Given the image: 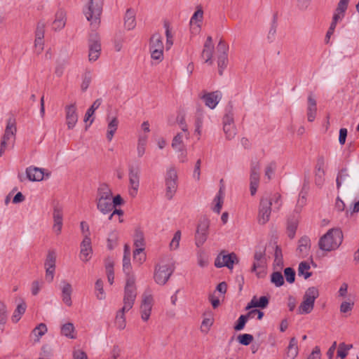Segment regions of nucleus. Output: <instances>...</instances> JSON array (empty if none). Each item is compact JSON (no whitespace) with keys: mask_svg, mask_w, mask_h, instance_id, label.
I'll return each mask as SVG.
<instances>
[{"mask_svg":"<svg viewBox=\"0 0 359 359\" xmlns=\"http://www.w3.org/2000/svg\"><path fill=\"white\" fill-rule=\"evenodd\" d=\"M118 126V121L116 117H113L109 121L107 126V138L109 141H111L116 133Z\"/></svg>","mask_w":359,"mask_h":359,"instance_id":"obj_33","label":"nucleus"},{"mask_svg":"<svg viewBox=\"0 0 359 359\" xmlns=\"http://www.w3.org/2000/svg\"><path fill=\"white\" fill-rule=\"evenodd\" d=\"M66 124L69 130L73 129L78 121L76 104L67 105L65 108Z\"/></svg>","mask_w":359,"mask_h":359,"instance_id":"obj_15","label":"nucleus"},{"mask_svg":"<svg viewBox=\"0 0 359 359\" xmlns=\"http://www.w3.org/2000/svg\"><path fill=\"white\" fill-rule=\"evenodd\" d=\"M95 288L96 297L100 300L104 299L106 294L103 288V281L101 279L97 280L95 282Z\"/></svg>","mask_w":359,"mask_h":359,"instance_id":"obj_46","label":"nucleus"},{"mask_svg":"<svg viewBox=\"0 0 359 359\" xmlns=\"http://www.w3.org/2000/svg\"><path fill=\"white\" fill-rule=\"evenodd\" d=\"M198 264L201 268L208 266L209 264L208 257L205 255L204 252H199L197 255Z\"/></svg>","mask_w":359,"mask_h":359,"instance_id":"obj_54","label":"nucleus"},{"mask_svg":"<svg viewBox=\"0 0 359 359\" xmlns=\"http://www.w3.org/2000/svg\"><path fill=\"white\" fill-rule=\"evenodd\" d=\"M137 297V291H135L133 279L129 280L124 288L123 306L117 312L116 316V325L119 330L126 327L125 313L130 311L135 303Z\"/></svg>","mask_w":359,"mask_h":359,"instance_id":"obj_1","label":"nucleus"},{"mask_svg":"<svg viewBox=\"0 0 359 359\" xmlns=\"http://www.w3.org/2000/svg\"><path fill=\"white\" fill-rule=\"evenodd\" d=\"M224 192L222 188L219 189L217 194L216 195L214 201L216 203L215 207L213 208V211L219 213L223 204V198H224Z\"/></svg>","mask_w":359,"mask_h":359,"instance_id":"obj_43","label":"nucleus"},{"mask_svg":"<svg viewBox=\"0 0 359 359\" xmlns=\"http://www.w3.org/2000/svg\"><path fill=\"white\" fill-rule=\"evenodd\" d=\"M273 203V210H279L282 206L281 196L279 194H274L272 198L262 197L260 199L257 215V222L259 224L264 225L269 221Z\"/></svg>","mask_w":359,"mask_h":359,"instance_id":"obj_2","label":"nucleus"},{"mask_svg":"<svg viewBox=\"0 0 359 359\" xmlns=\"http://www.w3.org/2000/svg\"><path fill=\"white\" fill-rule=\"evenodd\" d=\"M349 0H340L334 11L333 16H338L341 20L344 17V13L348 8Z\"/></svg>","mask_w":359,"mask_h":359,"instance_id":"obj_37","label":"nucleus"},{"mask_svg":"<svg viewBox=\"0 0 359 359\" xmlns=\"http://www.w3.org/2000/svg\"><path fill=\"white\" fill-rule=\"evenodd\" d=\"M180 239H181V231H177L175 233L171 242L170 243V248L171 250H176L179 248Z\"/></svg>","mask_w":359,"mask_h":359,"instance_id":"obj_56","label":"nucleus"},{"mask_svg":"<svg viewBox=\"0 0 359 359\" xmlns=\"http://www.w3.org/2000/svg\"><path fill=\"white\" fill-rule=\"evenodd\" d=\"M310 268V264L308 262H300L298 267V276H302L304 279H308L312 275L311 272L309 271Z\"/></svg>","mask_w":359,"mask_h":359,"instance_id":"obj_38","label":"nucleus"},{"mask_svg":"<svg viewBox=\"0 0 359 359\" xmlns=\"http://www.w3.org/2000/svg\"><path fill=\"white\" fill-rule=\"evenodd\" d=\"M45 32V23L42 21L38 22L36 32H35V38L43 39L44 37Z\"/></svg>","mask_w":359,"mask_h":359,"instance_id":"obj_60","label":"nucleus"},{"mask_svg":"<svg viewBox=\"0 0 359 359\" xmlns=\"http://www.w3.org/2000/svg\"><path fill=\"white\" fill-rule=\"evenodd\" d=\"M321 353L319 346H315L312 352L307 357L306 359H320Z\"/></svg>","mask_w":359,"mask_h":359,"instance_id":"obj_64","label":"nucleus"},{"mask_svg":"<svg viewBox=\"0 0 359 359\" xmlns=\"http://www.w3.org/2000/svg\"><path fill=\"white\" fill-rule=\"evenodd\" d=\"M153 305V297L151 294H144L140 306L141 318L147 321L150 317Z\"/></svg>","mask_w":359,"mask_h":359,"instance_id":"obj_16","label":"nucleus"},{"mask_svg":"<svg viewBox=\"0 0 359 359\" xmlns=\"http://www.w3.org/2000/svg\"><path fill=\"white\" fill-rule=\"evenodd\" d=\"M102 102V100L101 98H97L94 101L93 104L90 106L89 109L86 112L85 116H84V121L87 122L90 120V118L93 116V115L95 113V111L99 108V107L101 105Z\"/></svg>","mask_w":359,"mask_h":359,"instance_id":"obj_39","label":"nucleus"},{"mask_svg":"<svg viewBox=\"0 0 359 359\" xmlns=\"http://www.w3.org/2000/svg\"><path fill=\"white\" fill-rule=\"evenodd\" d=\"M343 241L342 231L337 228L329 229L319 240L318 245L323 251H332L337 249Z\"/></svg>","mask_w":359,"mask_h":359,"instance_id":"obj_5","label":"nucleus"},{"mask_svg":"<svg viewBox=\"0 0 359 359\" xmlns=\"http://www.w3.org/2000/svg\"><path fill=\"white\" fill-rule=\"evenodd\" d=\"M63 285L62 287V299L63 302L68 306H72V301L71 295L72 293V287L71 284L66 281L62 282Z\"/></svg>","mask_w":359,"mask_h":359,"instance_id":"obj_28","label":"nucleus"},{"mask_svg":"<svg viewBox=\"0 0 359 359\" xmlns=\"http://www.w3.org/2000/svg\"><path fill=\"white\" fill-rule=\"evenodd\" d=\"M177 173L175 167H170L166 171L165 177V197L171 200L177 189Z\"/></svg>","mask_w":359,"mask_h":359,"instance_id":"obj_7","label":"nucleus"},{"mask_svg":"<svg viewBox=\"0 0 359 359\" xmlns=\"http://www.w3.org/2000/svg\"><path fill=\"white\" fill-rule=\"evenodd\" d=\"M213 323V320L212 318H205L203 320L201 326V330L203 332L207 333L210 327L212 326Z\"/></svg>","mask_w":359,"mask_h":359,"instance_id":"obj_63","label":"nucleus"},{"mask_svg":"<svg viewBox=\"0 0 359 359\" xmlns=\"http://www.w3.org/2000/svg\"><path fill=\"white\" fill-rule=\"evenodd\" d=\"M118 233L116 231L111 232L107 238V248L109 250H113L118 242Z\"/></svg>","mask_w":359,"mask_h":359,"instance_id":"obj_50","label":"nucleus"},{"mask_svg":"<svg viewBox=\"0 0 359 359\" xmlns=\"http://www.w3.org/2000/svg\"><path fill=\"white\" fill-rule=\"evenodd\" d=\"M26 175L30 181H41L44 177L43 169L30 166L26 169Z\"/></svg>","mask_w":359,"mask_h":359,"instance_id":"obj_24","label":"nucleus"},{"mask_svg":"<svg viewBox=\"0 0 359 359\" xmlns=\"http://www.w3.org/2000/svg\"><path fill=\"white\" fill-rule=\"evenodd\" d=\"M311 241L309 237L304 236L299 240L298 250L302 254H306L310 247Z\"/></svg>","mask_w":359,"mask_h":359,"instance_id":"obj_44","label":"nucleus"},{"mask_svg":"<svg viewBox=\"0 0 359 359\" xmlns=\"http://www.w3.org/2000/svg\"><path fill=\"white\" fill-rule=\"evenodd\" d=\"M318 289L316 287H310L306 290L304 297L315 304V300L318 297Z\"/></svg>","mask_w":359,"mask_h":359,"instance_id":"obj_41","label":"nucleus"},{"mask_svg":"<svg viewBox=\"0 0 359 359\" xmlns=\"http://www.w3.org/2000/svg\"><path fill=\"white\" fill-rule=\"evenodd\" d=\"M74 326L71 323L64 324L61 327V334L69 339H75L76 336L74 334Z\"/></svg>","mask_w":359,"mask_h":359,"instance_id":"obj_40","label":"nucleus"},{"mask_svg":"<svg viewBox=\"0 0 359 359\" xmlns=\"http://www.w3.org/2000/svg\"><path fill=\"white\" fill-rule=\"evenodd\" d=\"M66 24V12L59 8L55 15V20L53 22V29L55 31L60 30L65 26Z\"/></svg>","mask_w":359,"mask_h":359,"instance_id":"obj_23","label":"nucleus"},{"mask_svg":"<svg viewBox=\"0 0 359 359\" xmlns=\"http://www.w3.org/2000/svg\"><path fill=\"white\" fill-rule=\"evenodd\" d=\"M112 191L107 184H101L97 191L95 198L97 210L103 215L110 213L114 205L111 203Z\"/></svg>","mask_w":359,"mask_h":359,"instance_id":"obj_4","label":"nucleus"},{"mask_svg":"<svg viewBox=\"0 0 359 359\" xmlns=\"http://www.w3.org/2000/svg\"><path fill=\"white\" fill-rule=\"evenodd\" d=\"M298 353L297 340L295 337H292L287 348L285 359H294L297 356Z\"/></svg>","mask_w":359,"mask_h":359,"instance_id":"obj_27","label":"nucleus"},{"mask_svg":"<svg viewBox=\"0 0 359 359\" xmlns=\"http://www.w3.org/2000/svg\"><path fill=\"white\" fill-rule=\"evenodd\" d=\"M237 263H238V258L234 252L226 255L224 251L221 252L215 260V266L217 268L226 266L232 269L234 264Z\"/></svg>","mask_w":359,"mask_h":359,"instance_id":"obj_9","label":"nucleus"},{"mask_svg":"<svg viewBox=\"0 0 359 359\" xmlns=\"http://www.w3.org/2000/svg\"><path fill=\"white\" fill-rule=\"evenodd\" d=\"M129 194L132 197H135L140 186V169L133 165H129Z\"/></svg>","mask_w":359,"mask_h":359,"instance_id":"obj_13","label":"nucleus"},{"mask_svg":"<svg viewBox=\"0 0 359 359\" xmlns=\"http://www.w3.org/2000/svg\"><path fill=\"white\" fill-rule=\"evenodd\" d=\"M224 124H233V113L232 105H229L226 108V113L223 117V125Z\"/></svg>","mask_w":359,"mask_h":359,"instance_id":"obj_48","label":"nucleus"},{"mask_svg":"<svg viewBox=\"0 0 359 359\" xmlns=\"http://www.w3.org/2000/svg\"><path fill=\"white\" fill-rule=\"evenodd\" d=\"M269 302V298L266 296L261 297L258 300L254 297L246 306V309H250L252 307L264 309L268 306Z\"/></svg>","mask_w":359,"mask_h":359,"instance_id":"obj_30","label":"nucleus"},{"mask_svg":"<svg viewBox=\"0 0 359 359\" xmlns=\"http://www.w3.org/2000/svg\"><path fill=\"white\" fill-rule=\"evenodd\" d=\"M163 50V43L162 37L158 33L154 34L149 41V50Z\"/></svg>","mask_w":359,"mask_h":359,"instance_id":"obj_31","label":"nucleus"},{"mask_svg":"<svg viewBox=\"0 0 359 359\" xmlns=\"http://www.w3.org/2000/svg\"><path fill=\"white\" fill-rule=\"evenodd\" d=\"M253 340V336L250 334H243L238 337V342L244 346L249 345Z\"/></svg>","mask_w":359,"mask_h":359,"instance_id":"obj_57","label":"nucleus"},{"mask_svg":"<svg viewBox=\"0 0 359 359\" xmlns=\"http://www.w3.org/2000/svg\"><path fill=\"white\" fill-rule=\"evenodd\" d=\"M53 218L54 222L53 226V231L57 234H60L62 227L63 212L62 208L59 204L54 205Z\"/></svg>","mask_w":359,"mask_h":359,"instance_id":"obj_17","label":"nucleus"},{"mask_svg":"<svg viewBox=\"0 0 359 359\" xmlns=\"http://www.w3.org/2000/svg\"><path fill=\"white\" fill-rule=\"evenodd\" d=\"M123 270L126 275V282L127 284L129 280L133 279V285L135 288V291H137L136 285H135V277L133 273H131V264H130V257H127L126 256H123Z\"/></svg>","mask_w":359,"mask_h":359,"instance_id":"obj_26","label":"nucleus"},{"mask_svg":"<svg viewBox=\"0 0 359 359\" xmlns=\"http://www.w3.org/2000/svg\"><path fill=\"white\" fill-rule=\"evenodd\" d=\"M26 309L27 304L25 301L22 300V302L18 304L11 318L13 323H18L20 320L22 316L25 313Z\"/></svg>","mask_w":359,"mask_h":359,"instance_id":"obj_32","label":"nucleus"},{"mask_svg":"<svg viewBox=\"0 0 359 359\" xmlns=\"http://www.w3.org/2000/svg\"><path fill=\"white\" fill-rule=\"evenodd\" d=\"M228 50L229 46L221 39L217 47V65L219 74L222 76L223 71L226 69L228 64Z\"/></svg>","mask_w":359,"mask_h":359,"instance_id":"obj_8","label":"nucleus"},{"mask_svg":"<svg viewBox=\"0 0 359 359\" xmlns=\"http://www.w3.org/2000/svg\"><path fill=\"white\" fill-rule=\"evenodd\" d=\"M214 51V45L212 38L210 36L207 37L204 43L201 57L205 60V62L212 65L213 64L212 55Z\"/></svg>","mask_w":359,"mask_h":359,"instance_id":"obj_18","label":"nucleus"},{"mask_svg":"<svg viewBox=\"0 0 359 359\" xmlns=\"http://www.w3.org/2000/svg\"><path fill=\"white\" fill-rule=\"evenodd\" d=\"M271 282L276 287H280L284 284V278L283 274L279 271L272 273L271 275Z\"/></svg>","mask_w":359,"mask_h":359,"instance_id":"obj_49","label":"nucleus"},{"mask_svg":"<svg viewBox=\"0 0 359 359\" xmlns=\"http://www.w3.org/2000/svg\"><path fill=\"white\" fill-rule=\"evenodd\" d=\"M101 45L97 36H95V39H90L89 41V60L95 61L98 59L100 55Z\"/></svg>","mask_w":359,"mask_h":359,"instance_id":"obj_20","label":"nucleus"},{"mask_svg":"<svg viewBox=\"0 0 359 359\" xmlns=\"http://www.w3.org/2000/svg\"><path fill=\"white\" fill-rule=\"evenodd\" d=\"M106 271L108 282L110 285H112L114 280V266L112 263H108L106 264Z\"/></svg>","mask_w":359,"mask_h":359,"instance_id":"obj_59","label":"nucleus"},{"mask_svg":"<svg viewBox=\"0 0 359 359\" xmlns=\"http://www.w3.org/2000/svg\"><path fill=\"white\" fill-rule=\"evenodd\" d=\"M16 132V128L15 124L11 122L10 119L8 121L7 126L5 129L4 135L2 137L0 144V156H2L4 153L8 144H9L10 140H14L15 135Z\"/></svg>","mask_w":359,"mask_h":359,"instance_id":"obj_12","label":"nucleus"},{"mask_svg":"<svg viewBox=\"0 0 359 359\" xmlns=\"http://www.w3.org/2000/svg\"><path fill=\"white\" fill-rule=\"evenodd\" d=\"M249 318H250V316H249L248 313L246 315H241L238 318V319L236 322V324L234 326L235 330H236V331L242 330L244 328L245 325L247 323Z\"/></svg>","mask_w":359,"mask_h":359,"instance_id":"obj_53","label":"nucleus"},{"mask_svg":"<svg viewBox=\"0 0 359 359\" xmlns=\"http://www.w3.org/2000/svg\"><path fill=\"white\" fill-rule=\"evenodd\" d=\"M259 163L257 161L252 162L250 168V181L259 182Z\"/></svg>","mask_w":359,"mask_h":359,"instance_id":"obj_36","label":"nucleus"},{"mask_svg":"<svg viewBox=\"0 0 359 359\" xmlns=\"http://www.w3.org/2000/svg\"><path fill=\"white\" fill-rule=\"evenodd\" d=\"M134 245L135 250L133 251V259H137L138 255L144 250V239L143 233L140 230H136L134 238Z\"/></svg>","mask_w":359,"mask_h":359,"instance_id":"obj_21","label":"nucleus"},{"mask_svg":"<svg viewBox=\"0 0 359 359\" xmlns=\"http://www.w3.org/2000/svg\"><path fill=\"white\" fill-rule=\"evenodd\" d=\"M185 137L183 133H178L172 139L171 146L174 150H180L186 148L183 138Z\"/></svg>","mask_w":359,"mask_h":359,"instance_id":"obj_34","label":"nucleus"},{"mask_svg":"<svg viewBox=\"0 0 359 359\" xmlns=\"http://www.w3.org/2000/svg\"><path fill=\"white\" fill-rule=\"evenodd\" d=\"M136 13L134 9L128 8L124 15V27L128 30L133 29L136 26Z\"/></svg>","mask_w":359,"mask_h":359,"instance_id":"obj_25","label":"nucleus"},{"mask_svg":"<svg viewBox=\"0 0 359 359\" xmlns=\"http://www.w3.org/2000/svg\"><path fill=\"white\" fill-rule=\"evenodd\" d=\"M174 270L175 267L172 262L156 265L154 275L155 282L158 285H165L174 272Z\"/></svg>","mask_w":359,"mask_h":359,"instance_id":"obj_6","label":"nucleus"},{"mask_svg":"<svg viewBox=\"0 0 359 359\" xmlns=\"http://www.w3.org/2000/svg\"><path fill=\"white\" fill-rule=\"evenodd\" d=\"M47 327L46 324L44 323H40L39 325H37L33 330L32 334L34 335L36 339H34L35 341H39L40 338L43 336L47 332Z\"/></svg>","mask_w":359,"mask_h":359,"instance_id":"obj_42","label":"nucleus"},{"mask_svg":"<svg viewBox=\"0 0 359 359\" xmlns=\"http://www.w3.org/2000/svg\"><path fill=\"white\" fill-rule=\"evenodd\" d=\"M353 348L352 344H346L345 343H340L337 350V356L341 359H344L348 353V351Z\"/></svg>","mask_w":359,"mask_h":359,"instance_id":"obj_47","label":"nucleus"},{"mask_svg":"<svg viewBox=\"0 0 359 359\" xmlns=\"http://www.w3.org/2000/svg\"><path fill=\"white\" fill-rule=\"evenodd\" d=\"M210 222L207 218H203L197 226L195 241L197 247L202 246L206 241L208 235Z\"/></svg>","mask_w":359,"mask_h":359,"instance_id":"obj_10","label":"nucleus"},{"mask_svg":"<svg viewBox=\"0 0 359 359\" xmlns=\"http://www.w3.org/2000/svg\"><path fill=\"white\" fill-rule=\"evenodd\" d=\"M92 252L91 239L88 235H85L81 243L80 258L83 262H88L90 259Z\"/></svg>","mask_w":359,"mask_h":359,"instance_id":"obj_19","label":"nucleus"},{"mask_svg":"<svg viewBox=\"0 0 359 359\" xmlns=\"http://www.w3.org/2000/svg\"><path fill=\"white\" fill-rule=\"evenodd\" d=\"M325 175V172H316L315 184L319 188H321L324 184Z\"/></svg>","mask_w":359,"mask_h":359,"instance_id":"obj_62","label":"nucleus"},{"mask_svg":"<svg viewBox=\"0 0 359 359\" xmlns=\"http://www.w3.org/2000/svg\"><path fill=\"white\" fill-rule=\"evenodd\" d=\"M223 130L224 133L226 134V137L228 140H231L234 137L236 133L233 127V124L229 125L224 124L223 125Z\"/></svg>","mask_w":359,"mask_h":359,"instance_id":"obj_58","label":"nucleus"},{"mask_svg":"<svg viewBox=\"0 0 359 359\" xmlns=\"http://www.w3.org/2000/svg\"><path fill=\"white\" fill-rule=\"evenodd\" d=\"M255 262L252 264V271H256L258 268L264 267L266 262L265 249L260 248L257 250L254 255Z\"/></svg>","mask_w":359,"mask_h":359,"instance_id":"obj_22","label":"nucleus"},{"mask_svg":"<svg viewBox=\"0 0 359 359\" xmlns=\"http://www.w3.org/2000/svg\"><path fill=\"white\" fill-rule=\"evenodd\" d=\"M284 276L285 277L286 281L289 283H293L294 282L295 271L292 268H285L284 270Z\"/></svg>","mask_w":359,"mask_h":359,"instance_id":"obj_55","label":"nucleus"},{"mask_svg":"<svg viewBox=\"0 0 359 359\" xmlns=\"http://www.w3.org/2000/svg\"><path fill=\"white\" fill-rule=\"evenodd\" d=\"M277 168V164L275 161L270 162L265 168V177L270 180L273 176Z\"/></svg>","mask_w":359,"mask_h":359,"instance_id":"obj_52","label":"nucleus"},{"mask_svg":"<svg viewBox=\"0 0 359 359\" xmlns=\"http://www.w3.org/2000/svg\"><path fill=\"white\" fill-rule=\"evenodd\" d=\"M84 5L83 13L90 22L93 29H97L100 24V16L102 12V0H83Z\"/></svg>","mask_w":359,"mask_h":359,"instance_id":"obj_3","label":"nucleus"},{"mask_svg":"<svg viewBox=\"0 0 359 359\" xmlns=\"http://www.w3.org/2000/svg\"><path fill=\"white\" fill-rule=\"evenodd\" d=\"M203 10L201 8H198L196 10V11H195V13H194L192 17L191 18L190 24H192L194 22H201L202 20H203Z\"/></svg>","mask_w":359,"mask_h":359,"instance_id":"obj_61","label":"nucleus"},{"mask_svg":"<svg viewBox=\"0 0 359 359\" xmlns=\"http://www.w3.org/2000/svg\"><path fill=\"white\" fill-rule=\"evenodd\" d=\"M298 226V222L295 219H289L287 222V231L290 238H293L295 236Z\"/></svg>","mask_w":359,"mask_h":359,"instance_id":"obj_45","label":"nucleus"},{"mask_svg":"<svg viewBox=\"0 0 359 359\" xmlns=\"http://www.w3.org/2000/svg\"><path fill=\"white\" fill-rule=\"evenodd\" d=\"M56 254L53 250H49L44 263L46 268V280L51 283L54 278L55 271Z\"/></svg>","mask_w":359,"mask_h":359,"instance_id":"obj_11","label":"nucleus"},{"mask_svg":"<svg viewBox=\"0 0 359 359\" xmlns=\"http://www.w3.org/2000/svg\"><path fill=\"white\" fill-rule=\"evenodd\" d=\"M351 176L348 172L346 168L341 169L337 175L336 185L337 189L339 191L342 184L347 183L350 180Z\"/></svg>","mask_w":359,"mask_h":359,"instance_id":"obj_29","label":"nucleus"},{"mask_svg":"<svg viewBox=\"0 0 359 359\" xmlns=\"http://www.w3.org/2000/svg\"><path fill=\"white\" fill-rule=\"evenodd\" d=\"M92 80L90 72L86 71L83 75L82 83L81 85V89L83 92H85L90 86Z\"/></svg>","mask_w":359,"mask_h":359,"instance_id":"obj_51","label":"nucleus"},{"mask_svg":"<svg viewBox=\"0 0 359 359\" xmlns=\"http://www.w3.org/2000/svg\"><path fill=\"white\" fill-rule=\"evenodd\" d=\"M314 307V304L303 297V301L299 306V314H309L310 313Z\"/></svg>","mask_w":359,"mask_h":359,"instance_id":"obj_35","label":"nucleus"},{"mask_svg":"<svg viewBox=\"0 0 359 359\" xmlns=\"http://www.w3.org/2000/svg\"><path fill=\"white\" fill-rule=\"evenodd\" d=\"M205 103V105L211 109H214L222 97V93L219 90L204 93L200 97Z\"/></svg>","mask_w":359,"mask_h":359,"instance_id":"obj_14","label":"nucleus"}]
</instances>
